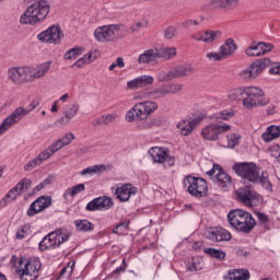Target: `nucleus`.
<instances>
[{
  "label": "nucleus",
  "instance_id": "nucleus-1",
  "mask_svg": "<svg viewBox=\"0 0 280 280\" xmlns=\"http://www.w3.org/2000/svg\"><path fill=\"white\" fill-rule=\"evenodd\" d=\"M228 222L234 231L245 233V235L250 234L257 225V221H255L253 214L243 209L231 210L228 214Z\"/></svg>",
  "mask_w": 280,
  "mask_h": 280
},
{
  "label": "nucleus",
  "instance_id": "nucleus-2",
  "mask_svg": "<svg viewBox=\"0 0 280 280\" xmlns=\"http://www.w3.org/2000/svg\"><path fill=\"white\" fill-rule=\"evenodd\" d=\"M49 3L45 0H39L30 5L26 11L22 14L20 22L23 25H36L43 23L49 15Z\"/></svg>",
  "mask_w": 280,
  "mask_h": 280
},
{
  "label": "nucleus",
  "instance_id": "nucleus-3",
  "mask_svg": "<svg viewBox=\"0 0 280 280\" xmlns=\"http://www.w3.org/2000/svg\"><path fill=\"white\" fill-rule=\"evenodd\" d=\"M40 259L38 258H21L16 267V273L21 280H36L40 275Z\"/></svg>",
  "mask_w": 280,
  "mask_h": 280
},
{
  "label": "nucleus",
  "instance_id": "nucleus-4",
  "mask_svg": "<svg viewBox=\"0 0 280 280\" xmlns=\"http://www.w3.org/2000/svg\"><path fill=\"white\" fill-rule=\"evenodd\" d=\"M244 93L246 97L243 98V106L248 110L257 108V106H268L270 104L268 98L259 100V97H262L264 91L257 86L245 88Z\"/></svg>",
  "mask_w": 280,
  "mask_h": 280
},
{
  "label": "nucleus",
  "instance_id": "nucleus-5",
  "mask_svg": "<svg viewBox=\"0 0 280 280\" xmlns=\"http://www.w3.org/2000/svg\"><path fill=\"white\" fill-rule=\"evenodd\" d=\"M70 234L67 230H56L46 235L39 243V249L51 250L58 248L65 242H69Z\"/></svg>",
  "mask_w": 280,
  "mask_h": 280
},
{
  "label": "nucleus",
  "instance_id": "nucleus-6",
  "mask_svg": "<svg viewBox=\"0 0 280 280\" xmlns=\"http://www.w3.org/2000/svg\"><path fill=\"white\" fill-rule=\"evenodd\" d=\"M184 85L180 83H164L154 90L147 92L142 97H150L151 100H164L167 95H176L183 91Z\"/></svg>",
  "mask_w": 280,
  "mask_h": 280
},
{
  "label": "nucleus",
  "instance_id": "nucleus-7",
  "mask_svg": "<svg viewBox=\"0 0 280 280\" xmlns=\"http://www.w3.org/2000/svg\"><path fill=\"white\" fill-rule=\"evenodd\" d=\"M184 185L188 187V194L195 196V198H205L209 191L207 180L200 177L187 176Z\"/></svg>",
  "mask_w": 280,
  "mask_h": 280
},
{
  "label": "nucleus",
  "instance_id": "nucleus-8",
  "mask_svg": "<svg viewBox=\"0 0 280 280\" xmlns=\"http://www.w3.org/2000/svg\"><path fill=\"white\" fill-rule=\"evenodd\" d=\"M231 125L226 122H213L201 129V137L206 141H218L221 135L230 132Z\"/></svg>",
  "mask_w": 280,
  "mask_h": 280
},
{
  "label": "nucleus",
  "instance_id": "nucleus-9",
  "mask_svg": "<svg viewBox=\"0 0 280 280\" xmlns=\"http://www.w3.org/2000/svg\"><path fill=\"white\" fill-rule=\"evenodd\" d=\"M194 73V67L189 65L176 66L168 70L167 72H160L158 74L159 82H170V80H176L178 78H185Z\"/></svg>",
  "mask_w": 280,
  "mask_h": 280
},
{
  "label": "nucleus",
  "instance_id": "nucleus-10",
  "mask_svg": "<svg viewBox=\"0 0 280 280\" xmlns=\"http://www.w3.org/2000/svg\"><path fill=\"white\" fill-rule=\"evenodd\" d=\"M233 170L237 176H241L244 180H248V183H257L259 180V171H257L255 163L235 164Z\"/></svg>",
  "mask_w": 280,
  "mask_h": 280
},
{
  "label": "nucleus",
  "instance_id": "nucleus-11",
  "mask_svg": "<svg viewBox=\"0 0 280 280\" xmlns=\"http://www.w3.org/2000/svg\"><path fill=\"white\" fill-rule=\"evenodd\" d=\"M236 198L238 202L245 205V207H259L261 205V196L250 187H243L236 190Z\"/></svg>",
  "mask_w": 280,
  "mask_h": 280
},
{
  "label": "nucleus",
  "instance_id": "nucleus-12",
  "mask_svg": "<svg viewBox=\"0 0 280 280\" xmlns=\"http://www.w3.org/2000/svg\"><path fill=\"white\" fill-rule=\"evenodd\" d=\"M8 78L13 84H26V82H33L31 66L10 68L8 70Z\"/></svg>",
  "mask_w": 280,
  "mask_h": 280
},
{
  "label": "nucleus",
  "instance_id": "nucleus-13",
  "mask_svg": "<svg viewBox=\"0 0 280 280\" xmlns=\"http://www.w3.org/2000/svg\"><path fill=\"white\" fill-rule=\"evenodd\" d=\"M149 155L154 163H162L164 167H174L176 158L170 154L164 148L153 147L149 150Z\"/></svg>",
  "mask_w": 280,
  "mask_h": 280
},
{
  "label": "nucleus",
  "instance_id": "nucleus-14",
  "mask_svg": "<svg viewBox=\"0 0 280 280\" xmlns=\"http://www.w3.org/2000/svg\"><path fill=\"white\" fill-rule=\"evenodd\" d=\"M270 67V59L264 58L258 59L257 61L253 62L247 69L241 72V78L243 80H255V78H259L261 75L264 69Z\"/></svg>",
  "mask_w": 280,
  "mask_h": 280
},
{
  "label": "nucleus",
  "instance_id": "nucleus-15",
  "mask_svg": "<svg viewBox=\"0 0 280 280\" xmlns=\"http://www.w3.org/2000/svg\"><path fill=\"white\" fill-rule=\"evenodd\" d=\"M117 32H119V25L117 24L98 26L94 31V38L97 43H110L115 40Z\"/></svg>",
  "mask_w": 280,
  "mask_h": 280
},
{
  "label": "nucleus",
  "instance_id": "nucleus-16",
  "mask_svg": "<svg viewBox=\"0 0 280 280\" xmlns=\"http://www.w3.org/2000/svg\"><path fill=\"white\" fill-rule=\"evenodd\" d=\"M207 176L213 178L214 183H217L219 187H222L223 189H229V187H231V177L229 174L224 173L222 167H220L218 164H214L213 167L207 172Z\"/></svg>",
  "mask_w": 280,
  "mask_h": 280
},
{
  "label": "nucleus",
  "instance_id": "nucleus-17",
  "mask_svg": "<svg viewBox=\"0 0 280 280\" xmlns=\"http://www.w3.org/2000/svg\"><path fill=\"white\" fill-rule=\"evenodd\" d=\"M37 38L42 43H49L50 45H58L60 38H62V31L58 25L49 26L46 31H43L37 35Z\"/></svg>",
  "mask_w": 280,
  "mask_h": 280
},
{
  "label": "nucleus",
  "instance_id": "nucleus-18",
  "mask_svg": "<svg viewBox=\"0 0 280 280\" xmlns=\"http://www.w3.org/2000/svg\"><path fill=\"white\" fill-rule=\"evenodd\" d=\"M25 115V107H18L0 125V135H3V132H5V130L9 128H12L14 124H19V121H21Z\"/></svg>",
  "mask_w": 280,
  "mask_h": 280
},
{
  "label": "nucleus",
  "instance_id": "nucleus-19",
  "mask_svg": "<svg viewBox=\"0 0 280 280\" xmlns=\"http://www.w3.org/2000/svg\"><path fill=\"white\" fill-rule=\"evenodd\" d=\"M113 205L110 197H97L86 205V211H108V209H113Z\"/></svg>",
  "mask_w": 280,
  "mask_h": 280
},
{
  "label": "nucleus",
  "instance_id": "nucleus-20",
  "mask_svg": "<svg viewBox=\"0 0 280 280\" xmlns=\"http://www.w3.org/2000/svg\"><path fill=\"white\" fill-rule=\"evenodd\" d=\"M51 196H40L38 197L30 207L27 211V215L32 218V215H36V213H40V211H45L48 207H51Z\"/></svg>",
  "mask_w": 280,
  "mask_h": 280
},
{
  "label": "nucleus",
  "instance_id": "nucleus-21",
  "mask_svg": "<svg viewBox=\"0 0 280 280\" xmlns=\"http://www.w3.org/2000/svg\"><path fill=\"white\" fill-rule=\"evenodd\" d=\"M150 117L145 109L137 103L132 108H130L126 116L125 119L126 121L132 122V121H143L144 119H148Z\"/></svg>",
  "mask_w": 280,
  "mask_h": 280
},
{
  "label": "nucleus",
  "instance_id": "nucleus-22",
  "mask_svg": "<svg viewBox=\"0 0 280 280\" xmlns=\"http://www.w3.org/2000/svg\"><path fill=\"white\" fill-rule=\"evenodd\" d=\"M154 84V78L151 75H140L131 81L127 82L128 89L131 91H137L138 89H145Z\"/></svg>",
  "mask_w": 280,
  "mask_h": 280
},
{
  "label": "nucleus",
  "instance_id": "nucleus-23",
  "mask_svg": "<svg viewBox=\"0 0 280 280\" xmlns=\"http://www.w3.org/2000/svg\"><path fill=\"white\" fill-rule=\"evenodd\" d=\"M198 124H200V118L184 119L177 124V128L180 131V135L189 137V135L196 130Z\"/></svg>",
  "mask_w": 280,
  "mask_h": 280
},
{
  "label": "nucleus",
  "instance_id": "nucleus-24",
  "mask_svg": "<svg viewBox=\"0 0 280 280\" xmlns=\"http://www.w3.org/2000/svg\"><path fill=\"white\" fill-rule=\"evenodd\" d=\"M115 194L120 202H128V200H130V196L137 194V188H133L130 184H125L116 188Z\"/></svg>",
  "mask_w": 280,
  "mask_h": 280
},
{
  "label": "nucleus",
  "instance_id": "nucleus-25",
  "mask_svg": "<svg viewBox=\"0 0 280 280\" xmlns=\"http://www.w3.org/2000/svg\"><path fill=\"white\" fill-rule=\"evenodd\" d=\"M79 112H80V105H78V103L66 105L63 107L65 118L59 119L58 124H61V126H65V124H69V121H71V119H73V117H75V115H78Z\"/></svg>",
  "mask_w": 280,
  "mask_h": 280
},
{
  "label": "nucleus",
  "instance_id": "nucleus-26",
  "mask_svg": "<svg viewBox=\"0 0 280 280\" xmlns=\"http://www.w3.org/2000/svg\"><path fill=\"white\" fill-rule=\"evenodd\" d=\"M206 237L211 242H229L231 233L224 229H219L206 232Z\"/></svg>",
  "mask_w": 280,
  "mask_h": 280
},
{
  "label": "nucleus",
  "instance_id": "nucleus-27",
  "mask_svg": "<svg viewBox=\"0 0 280 280\" xmlns=\"http://www.w3.org/2000/svg\"><path fill=\"white\" fill-rule=\"evenodd\" d=\"M49 69H51V61H46L36 67L31 66V78L32 81L38 80L39 78H45L47 73H49Z\"/></svg>",
  "mask_w": 280,
  "mask_h": 280
},
{
  "label": "nucleus",
  "instance_id": "nucleus-28",
  "mask_svg": "<svg viewBox=\"0 0 280 280\" xmlns=\"http://www.w3.org/2000/svg\"><path fill=\"white\" fill-rule=\"evenodd\" d=\"M159 58V50L156 48L144 50L138 57L139 65H150Z\"/></svg>",
  "mask_w": 280,
  "mask_h": 280
},
{
  "label": "nucleus",
  "instance_id": "nucleus-29",
  "mask_svg": "<svg viewBox=\"0 0 280 280\" xmlns=\"http://www.w3.org/2000/svg\"><path fill=\"white\" fill-rule=\"evenodd\" d=\"M240 3V0H211L210 5L218 10H234Z\"/></svg>",
  "mask_w": 280,
  "mask_h": 280
},
{
  "label": "nucleus",
  "instance_id": "nucleus-30",
  "mask_svg": "<svg viewBox=\"0 0 280 280\" xmlns=\"http://www.w3.org/2000/svg\"><path fill=\"white\" fill-rule=\"evenodd\" d=\"M224 280H248L250 279V272L246 269L230 270L228 275L223 277Z\"/></svg>",
  "mask_w": 280,
  "mask_h": 280
},
{
  "label": "nucleus",
  "instance_id": "nucleus-31",
  "mask_svg": "<svg viewBox=\"0 0 280 280\" xmlns=\"http://www.w3.org/2000/svg\"><path fill=\"white\" fill-rule=\"evenodd\" d=\"M98 56H100V50L97 49L90 50L83 57L78 59L74 65L75 67L82 68L84 67V65H91V62H94V60H97Z\"/></svg>",
  "mask_w": 280,
  "mask_h": 280
},
{
  "label": "nucleus",
  "instance_id": "nucleus-32",
  "mask_svg": "<svg viewBox=\"0 0 280 280\" xmlns=\"http://www.w3.org/2000/svg\"><path fill=\"white\" fill-rule=\"evenodd\" d=\"M219 50L221 51L223 58L226 60L229 56H233L237 50V45H235V40L229 38L224 42L223 45L220 46Z\"/></svg>",
  "mask_w": 280,
  "mask_h": 280
},
{
  "label": "nucleus",
  "instance_id": "nucleus-33",
  "mask_svg": "<svg viewBox=\"0 0 280 280\" xmlns=\"http://www.w3.org/2000/svg\"><path fill=\"white\" fill-rule=\"evenodd\" d=\"M280 138V126L271 125L267 128L266 132L261 135L262 141L266 143H270V141H275V139Z\"/></svg>",
  "mask_w": 280,
  "mask_h": 280
},
{
  "label": "nucleus",
  "instance_id": "nucleus-34",
  "mask_svg": "<svg viewBox=\"0 0 280 280\" xmlns=\"http://www.w3.org/2000/svg\"><path fill=\"white\" fill-rule=\"evenodd\" d=\"M221 36L222 32L220 31H202L201 38H199V40H201V43L210 44L218 40Z\"/></svg>",
  "mask_w": 280,
  "mask_h": 280
},
{
  "label": "nucleus",
  "instance_id": "nucleus-35",
  "mask_svg": "<svg viewBox=\"0 0 280 280\" xmlns=\"http://www.w3.org/2000/svg\"><path fill=\"white\" fill-rule=\"evenodd\" d=\"M158 49V58H163L164 60H172V58H176L177 50L176 47H162Z\"/></svg>",
  "mask_w": 280,
  "mask_h": 280
},
{
  "label": "nucleus",
  "instance_id": "nucleus-36",
  "mask_svg": "<svg viewBox=\"0 0 280 280\" xmlns=\"http://www.w3.org/2000/svg\"><path fill=\"white\" fill-rule=\"evenodd\" d=\"M246 56L249 57H259L264 56V50L261 47V42H253L248 48L245 49Z\"/></svg>",
  "mask_w": 280,
  "mask_h": 280
},
{
  "label": "nucleus",
  "instance_id": "nucleus-37",
  "mask_svg": "<svg viewBox=\"0 0 280 280\" xmlns=\"http://www.w3.org/2000/svg\"><path fill=\"white\" fill-rule=\"evenodd\" d=\"M74 226L77 231H80L81 233H89L90 231H93V229H95V225L86 219L75 220Z\"/></svg>",
  "mask_w": 280,
  "mask_h": 280
},
{
  "label": "nucleus",
  "instance_id": "nucleus-38",
  "mask_svg": "<svg viewBox=\"0 0 280 280\" xmlns=\"http://www.w3.org/2000/svg\"><path fill=\"white\" fill-rule=\"evenodd\" d=\"M43 161H47V156L44 152H40L35 159L31 160L24 166L25 172H32L37 165H40Z\"/></svg>",
  "mask_w": 280,
  "mask_h": 280
},
{
  "label": "nucleus",
  "instance_id": "nucleus-39",
  "mask_svg": "<svg viewBox=\"0 0 280 280\" xmlns=\"http://www.w3.org/2000/svg\"><path fill=\"white\" fill-rule=\"evenodd\" d=\"M21 194H22V190L18 188V186H15L3 198V201H1V207H5L7 205H10V202H12V200H16V198H19Z\"/></svg>",
  "mask_w": 280,
  "mask_h": 280
},
{
  "label": "nucleus",
  "instance_id": "nucleus-40",
  "mask_svg": "<svg viewBox=\"0 0 280 280\" xmlns=\"http://www.w3.org/2000/svg\"><path fill=\"white\" fill-rule=\"evenodd\" d=\"M205 262L202 261V258L195 257L187 264V270L189 272H198V270H203Z\"/></svg>",
  "mask_w": 280,
  "mask_h": 280
},
{
  "label": "nucleus",
  "instance_id": "nucleus-41",
  "mask_svg": "<svg viewBox=\"0 0 280 280\" xmlns=\"http://www.w3.org/2000/svg\"><path fill=\"white\" fill-rule=\"evenodd\" d=\"M102 172H106V166L104 165H93L90 167L84 168L80 172L81 176H93V174H100Z\"/></svg>",
  "mask_w": 280,
  "mask_h": 280
},
{
  "label": "nucleus",
  "instance_id": "nucleus-42",
  "mask_svg": "<svg viewBox=\"0 0 280 280\" xmlns=\"http://www.w3.org/2000/svg\"><path fill=\"white\" fill-rule=\"evenodd\" d=\"M30 235H32V226H30V224L20 226L15 233L16 240H27Z\"/></svg>",
  "mask_w": 280,
  "mask_h": 280
},
{
  "label": "nucleus",
  "instance_id": "nucleus-43",
  "mask_svg": "<svg viewBox=\"0 0 280 280\" xmlns=\"http://www.w3.org/2000/svg\"><path fill=\"white\" fill-rule=\"evenodd\" d=\"M62 148H65V147H63L61 140H58L52 145H50L48 149L44 150L43 153L46 156V159H51V156H54V154H56V152H58V150H62Z\"/></svg>",
  "mask_w": 280,
  "mask_h": 280
},
{
  "label": "nucleus",
  "instance_id": "nucleus-44",
  "mask_svg": "<svg viewBox=\"0 0 280 280\" xmlns=\"http://www.w3.org/2000/svg\"><path fill=\"white\" fill-rule=\"evenodd\" d=\"M138 104L144 109V112L149 116L152 115V113H154L159 108V104H156V102L153 101H144Z\"/></svg>",
  "mask_w": 280,
  "mask_h": 280
},
{
  "label": "nucleus",
  "instance_id": "nucleus-45",
  "mask_svg": "<svg viewBox=\"0 0 280 280\" xmlns=\"http://www.w3.org/2000/svg\"><path fill=\"white\" fill-rule=\"evenodd\" d=\"M84 189H86L84 184H78L71 188H68L65 191V197L67 198L68 196H70L71 198H74V196H78V194H82V191H84Z\"/></svg>",
  "mask_w": 280,
  "mask_h": 280
},
{
  "label": "nucleus",
  "instance_id": "nucleus-46",
  "mask_svg": "<svg viewBox=\"0 0 280 280\" xmlns=\"http://www.w3.org/2000/svg\"><path fill=\"white\" fill-rule=\"evenodd\" d=\"M206 58L210 62H222V60H225L224 56L222 55L220 49H219V51H208V52H206Z\"/></svg>",
  "mask_w": 280,
  "mask_h": 280
},
{
  "label": "nucleus",
  "instance_id": "nucleus-47",
  "mask_svg": "<svg viewBox=\"0 0 280 280\" xmlns=\"http://www.w3.org/2000/svg\"><path fill=\"white\" fill-rule=\"evenodd\" d=\"M205 253L207 255H210V257H214V259H224L226 257V253L222 252V249H215V248H206Z\"/></svg>",
  "mask_w": 280,
  "mask_h": 280
},
{
  "label": "nucleus",
  "instance_id": "nucleus-48",
  "mask_svg": "<svg viewBox=\"0 0 280 280\" xmlns=\"http://www.w3.org/2000/svg\"><path fill=\"white\" fill-rule=\"evenodd\" d=\"M241 139H242V136H240V133L228 135V148L233 149L240 145Z\"/></svg>",
  "mask_w": 280,
  "mask_h": 280
},
{
  "label": "nucleus",
  "instance_id": "nucleus-49",
  "mask_svg": "<svg viewBox=\"0 0 280 280\" xmlns=\"http://www.w3.org/2000/svg\"><path fill=\"white\" fill-rule=\"evenodd\" d=\"M259 183L264 187V189H267V191H272V184L270 183V179L268 178V172L261 173Z\"/></svg>",
  "mask_w": 280,
  "mask_h": 280
},
{
  "label": "nucleus",
  "instance_id": "nucleus-50",
  "mask_svg": "<svg viewBox=\"0 0 280 280\" xmlns=\"http://www.w3.org/2000/svg\"><path fill=\"white\" fill-rule=\"evenodd\" d=\"M81 54H82V48L74 47L65 54V59L66 60H75V58H78V56H81Z\"/></svg>",
  "mask_w": 280,
  "mask_h": 280
},
{
  "label": "nucleus",
  "instance_id": "nucleus-51",
  "mask_svg": "<svg viewBox=\"0 0 280 280\" xmlns=\"http://www.w3.org/2000/svg\"><path fill=\"white\" fill-rule=\"evenodd\" d=\"M234 115L235 114H233V112L223 110V112H219V113L214 114L213 119H217L218 121H220V119L223 121H229V119L234 117Z\"/></svg>",
  "mask_w": 280,
  "mask_h": 280
},
{
  "label": "nucleus",
  "instance_id": "nucleus-52",
  "mask_svg": "<svg viewBox=\"0 0 280 280\" xmlns=\"http://www.w3.org/2000/svg\"><path fill=\"white\" fill-rule=\"evenodd\" d=\"M150 24V22L148 21V19H142L139 22H137L135 25H132L128 32L129 34H135V32H139V30H141V27H148V25Z\"/></svg>",
  "mask_w": 280,
  "mask_h": 280
},
{
  "label": "nucleus",
  "instance_id": "nucleus-53",
  "mask_svg": "<svg viewBox=\"0 0 280 280\" xmlns=\"http://www.w3.org/2000/svg\"><path fill=\"white\" fill-rule=\"evenodd\" d=\"M40 105V100L36 98L34 101H32L26 108H24V113L25 115H30V113H32V110H36V108H38V106Z\"/></svg>",
  "mask_w": 280,
  "mask_h": 280
},
{
  "label": "nucleus",
  "instance_id": "nucleus-54",
  "mask_svg": "<svg viewBox=\"0 0 280 280\" xmlns=\"http://www.w3.org/2000/svg\"><path fill=\"white\" fill-rule=\"evenodd\" d=\"M245 94L244 89H235L229 95L230 100L237 101L242 100V96Z\"/></svg>",
  "mask_w": 280,
  "mask_h": 280
},
{
  "label": "nucleus",
  "instance_id": "nucleus-55",
  "mask_svg": "<svg viewBox=\"0 0 280 280\" xmlns=\"http://www.w3.org/2000/svg\"><path fill=\"white\" fill-rule=\"evenodd\" d=\"M18 189H21L22 191H25V189H30V187L32 186V179H22L20 180L18 184Z\"/></svg>",
  "mask_w": 280,
  "mask_h": 280
},
{
  "label": "nucleus",
  "instance_id": "nucleus-56",
  "mask_svg": "<svg viewBox=\"0 0 280 280\" xmlns=\"http://www.w3.org/2000/svg\"><path fill=\"white\" fill-rule=\"evenodd\" d=\"M176 27L174 26H168L165 31H164V38H166L167 40H172V38H174V36H176Z\"/></svg>",
  "mask_w": 280,
  "mask_h": 280
},
{
  "label": "nucleus",
  "instance_id": "nucleus-57",
  "mask_svg": "<svg viewBox=\"0 0 280 280\" xmlns=\"http://www.w3.org/2000/svg\"><path fill=\"white\" fill-rule=\"evenodd\" d=\"M270 154L273 156V159L277 160L278 163H280V145L275 144L270 148Z\"/></svg>",
  "mask_w": 280,
  "mask_h": 280
},
{
  "label": "nucleus",
  "instance_id": "nucleus-58",
  "mask_svg": "<svg viewBox=\"0 0 280 280\" xmlns=\"http://www.w3.org/2000/svg\"><path fill=\"white\" fill-rule=\"evenodd\" d=\"M73 140H75V135H73V133H67L61 139H59V141H61L63 147L69 145L71 143V141H73Z\"/></svg>",
  "mask_w": 280,
  "mask_h": 280
},
{
  "label": "nucleus",
  "instance_id": "nucleus-59",
  "mask_svg": "<svg viewBox=\"0 0 280 280\" xmlns=\"http://www.w3.org/2000/svg\"><path fill=\"white\" fill-rule=\"evenodd\" d=\"M260 47H262L264 56H266V54H269V51H272V49H275V45L270 43H264V42H260Z\"/></svg>",
  "mask_w": 280,
  "mask_h": 280
},
{
  "label": "nucleus",
  "instance_id": "nucleus-60",
  "mask_svg": "<svg viewBox=\"0 0 280 280\" xmlns=\"http://www.w3.org/2000/svg\"><path fill=\"white\" fill-rule=\"evenodd\" d=\"M191 25H200V22L198 20H185L182 22V27H184V30H189Z\"/></svg>",
  "mask_w": 280,
  "mask_h": 280
},
{
  "label": "nucleus",
  "instance_id": "nucleus-61",
  "mask_svg": "<svg viewBox=\"0 0 280 280\" xmlns=\"http://www.w3.org/2000/svg\"><path fill=\"white\" fill-rule=\"evenodd\" d=\"M156 124L155 119H152L150 121L142 122L139 128L140 130H150V128H153V126Z\"/></svg>",
  "mask_w": 280,
  "mask_h": 280
},
{
  "label": "nucleus",
  "instance_id": "nucleus-62",
  "mask_svg": "<svg viewBox=\"0 0 280 280\" xmlns=\"http://www.w3.org/2000/svg\"><path fill=\"white\" fill-rule=\"evenodd\" d=\"M103 119L105 121V126H108V124L113 122L115 119H117V115L115 114H107L103 115Z\"/></svg>",
  "mask_w": 280,
  "mask_h": 280
},
{
  "label": "nucleus",
  "instance_id": "nucleus-63",
  "mask_svg": "<svg viewBox=\"0 0 280 280\" xmlns=\"http://www.w3.org/2000/svg\"><path fill=\"white\" fill-rule=\"evenodd\" d=\"M257 219L260 222V224H267L268 222V215H266V213L262 212H256Z\"/></svg>",
  "mask_w": 280,
  "mask_h": 280
},
{
  "label": "nucleus",
  "instance_id": "nucleus-64",
  "mask_svg": "<svg viewBox=\"0 0 280 280\" xmlns=\"http://www.w3.org/2000/svg\"><path fill=\"white\" fill-rule=\"evenodd\" d=\"M269 72L271 75H280V63H276L273 67H271Z\"/></svg>",
  "mask_w": 280,
  "mask_h": 280
}]
</instances>
